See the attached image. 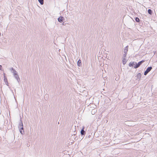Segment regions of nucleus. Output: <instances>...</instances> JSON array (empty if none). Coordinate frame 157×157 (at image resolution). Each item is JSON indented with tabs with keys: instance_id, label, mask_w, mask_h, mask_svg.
<instances>
[{
	"instance_id": "nucleus-13",
	"label": "nucleus",
	"mask_w": 157,
	"mask_h": 157,
	"mask_svg": "<svg viewBox=\"0 0 157 157\" xmlns=\"http://www.w3.org/2000/svg\"><path fill=\"white\" fill-rule=\"evenodd\" d=\"M127 61L125 58H123L122 63L124 65L126 63Z\"/></svg>"
},
{
	"instance_id": "nucleus-15",
	"label": "nucleus",
	"mask_w": 157,
	"mask_h": 157,
	"mask_svg": "<svg viewBox=\"0 0 157 157\" xmlns=\"http://www.w3.org/2000/svg\"><path fill=\"white\" fill-rule=\"evenodd\" d=\"M148 13L150 15H152V10L151 9H148L147 11Z\"/></svg>"
},
{
	"instance_id": "nucleus-12",
	"label": "nucleus",
	"mask_w": 157,
	"mask_h": 157,
	"mask_svg": "<svg viewBox=\"0 0 157 157\" xmlns=\"http://www.w3.org/2000/svg\"><path fill=\"white\" fill-rule=\"evenodd\" d=\"M81 61L80 59H79V60H78L77 62V65L78 66L80 67L81 66Z\"/></svg>"
},
{
	"instance_id": "nucleus-20",
	"label": "nucleus",
	"mask_w": 157,
	"mask_h": 157,
	"mask_svg": "<svg viewBox=\"0 0 157 157\" xmlns=\"http://www.w3.org/2000/svg\"><path fill=\"white\" fill-rule=\"evenodd\" d=\"M5 84H6V85L8 86H9V83H8V82H6L5 83Z\"/></svg>"
},
{
	"instance_id": "nucleus-21",
	"label": "nucleus",
	"mask_w": 157,
	"mask_h": 157,
	"mask_svg": "<svg viewBox=\"0 0 157 157\" xmlns=\"http://www.w3.org/2000/svg\"><path fill=\"white\" fill-rule=\"evenodd\" d=\"M62 25H65V24H64V22H63L62 23Z\"/></svg>"
},
{
	"instance_id": "nucleus-7",
	"label": "nucleus",
	"mask_w": 157,
	"mask_h": 157,
	"mask_svg": "<svg viewBox=\"0 0 157 157\" xmlns=\"http://www.w3.org/2000/svg\"><path fill=\"white\" fill-rule=\"evenodd\" d=\"M3 74H4V81L5 82V83H6L7 82H8V79H7V77H6V76L5 74L4 73Z\"/></svg>"
},
{
	"instance_id": "nucleus-19",
	"label": "nucleus",
	"mask_w": 157,
	"mask_h": 157,
	"mask_svg": "<svg viewBox=\"0 0 157 157\" xmlns=\"http://www.w3.org/2000/svg\"><path fill=\"white\" fill-rule=\"evenodd\" d=\"M0 70L3 71L2 67L1 65H0Z\"/></svg>"
},
{
	"instance_id": "nucleus-5",
	"label": "nucleus",
	"mask_w": 157,
	"mask_h": 157,
	"mask_svg": "<svg viewBox=\"0 0 157 157\" xmlns=\"http://www.w3.org/2000/svg\"><path fill=\"white\" fill-rule=\"evenodd\" d=\"M23 127V124L22 122V118L20 116V122L19 123L18 128Z\"/></svg>"
},
{
	"instance_id": "nucleus-8",
	"label": "nucleus",
	"mask_w": 157,
	"mask_h": 157,
	"mask_svg": "<svg viewBox=\"0 0 157 157\" xmlns=\"http://www.w3.org/2000/svg\"><path fill=\"white\" fill-rule=\"evenodd\" d=\"M84 127H83L81 131V134L82 135H85L86 133L85 131L84 130Z\"/></svg>"
},
{
	"instance_id": "nucleus-2",
	"label": "nucleus",
	"mask_w": 157,
	"mask_h": 157,
	"mask_svg": "<svg viewBox=\"0 0 157 157\" xmlns=\"http://www.w3.org/2000/svg\"><path fill=\"white\" fill-rule=\"evenodd\" d=\"M144 61L145 60H143L141 61H140L139 62L137 63L136 62H135V66H134V68H137L139 67L140 66V65L142 64V63L144 62Z\"/></svg>"
},
{
	"instance_id": "nucleus-10",
	"label": "nucleus",
	"mask_w": 157,
	"mask_h": 157,
	"mask_svg": "<svg viewBox=\"0 0 157 157\" xmlns=\"http://www.w3.org/2000/svg\"><path fill=\"white\" fill-rule=\"evenodd\" d=\"M141 74L140 73H138L136 76L137 79H139V80H140V78L141 77Z\"/></svg>"
},
{
	"instance_id": "nucleus-14",
	"label": "nucleus",
	"mask_w": 157,
	"mask_h": 157,
	"mask_svg": "<svg viewBox=\"0 0 157 157\" xmlns=\"http://www.w3.org/2000/svg\"><path fill=\"white\" fill-rule=\"evenodd\" d=\"M38 2L41 5H43L44 3V0H38Z\"/></svg>"
},
{
	"instance_id": "nucleus-22",
	"label": "nucleus",
	"mask_w": 157,
	"mask_h": 157,
	"mask_svg": "<svg viewBox=\"0 0 157 157\" xmlns=\"http://www.w3.org/2000/svg\"><path fill=\"white\" fill-rule=\"evenodd\" d=\"M94 113H95V112L94 113H92V114H94Z\"/></svg>"
},
{
	"instance_id": "nucleus-18",
	"label": "nucleus",
	"mask_w": 157,
	"mask_h": 157,
	"mask_svg": "<svg viewBox=\"0 0 157 157\" xmlns=\"http://www.w3.org/2000/svg\"><path fill=\"white\" fill-rule=\"evenodd\" d=\"M126 54H127V53H124L123 58H125L126 56Z\"/></svg>"
},
{
	"instance_id": "nucleus-6",
	"label": "nucleus",
	"mask_w": 157,
	"mask_h": 157,
	"mask_svg": "<svg viewBox=\"0 0 157 157\" xmlns=\"http://www.w3.org/2000/svg\"><path fill=\"white\" fill-rule=\"evenodd\" d=\"M64 17L62 16H60L58 18V20L59 22H62L64 20Z\"/></svg>"
},
{
	"instance_id": "nucleus-16",
	"label": "nucleus",
	"mask_w": 157,
	"mask_h": 157,
	"mask_svg": "<svg viewBox=\"0 0 157 157\" xmlns=\"http://www.w3.org/2000/svg\"><path fill=\"white\" fill-rule=\"evenodd\" d=\"M48 97V94H46L44 96V99L46 100L48 99V98H47Z\"/></svg>"
},
{
	"instance_id": "nucleus-1",
	"label": "nucleus",
	"mask_w": 157,
	"mask_h": 157,
	"mask_svg": "<svg viewBox=\"0 0 157 157\" xmlns=\"http://www.w3.org/2000/svg\"><path fill=\"white\" fill-rule=\"evenodd\" d=\"M10 71L12 73H13V76L17 80V82L19 83L20 81V78H19L18 75L17 71L13 67L10 68Z\"/></svg>"
},
{
	"instance_id": "nucleus-9",
	"label": "nucleus",
	"mask_w": 157,
	"mask_h": 157,
	"mask_svg": "<svg viewBox=\"0 0 157 157\" xmlns=\"http://www.w3.org/2000/svg\"><path fill=\"white\" fill-rule=\"evenodd\" d=\"M135 62H130L128 64L129 66L130 67H133L134 65L135 66Z\"/></svg>"
},
{
	"instance_id": "nucleus-11",
	"label": "nucleus",
	"mask_w": 157,
	"mask_h": 157,
	"mask_svg": "<svg viewBox=\"0 0 157 157\" xmlns=\"http://www.w3.org/2000/svg\"><path fill=\"white\" fill-rule=\"evenodd\" d=\"M128 46H126L124 50V53H127L128 51Z\"/></svg>"
},
{
	"instance_id": "nucleus-4",
	"label": "nucleus",
	"mask_w": 157,
	"mask_h": 157,
	"mask_svg": "<svg viewBox=\"0 0 157 157\" xmlns=\"http://www.w3.org/2000/svg\"><path fill=\"white\" fill-rule=\"evenodd\" d=\"M19 132L21 134L24 135L25 134L23 127H18Z\"/></svg>"
},
{
	"instance_id": "nucleus-23",
	"label": "nucleus",
	"mask_w": 157,
	"mask_h": 157,
	"mask_svg": "<svg viewBox=\"0 0 157 157\" xmlns=\"http://www.w3.org/2000/svg\"><path fill=\"white\" fill-rule=\"evenodd\" d=\"M58 124H59V122H58Z\"/></svg>"
},
{
	"instance_id": "nucleus-3",
	"label": "nucleus",
	"mask_w": 157,
	"mask_h": 157,
	"mask_svg": "<svg viewBox=\"0 0 157 157\" xmlns=\"http://www.w3.org/2000/svg\"><path fill=\"white\" fill-rule=\"evenodd\" d=\"M152 67H148L145 71L144 72V75H146L152 69Z\"/></svg>"
},
{
	"instance_id": "nucleus-17",
	"label": "nucleus",
	"mask_w": 157,
	"mask_h": 157,
	"mask_svg": "<svg viewBox=\"0 0 157 157\" xmlns=\"http://www.w3.org/2000/svg\"><path fill=\"white\" fill-rule=\"evenodd\" d=\"M135 20L137 22H139L140 21V20L139 18L137 17H136L135 18Z\"/></svg>"
}]
</instances>
